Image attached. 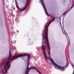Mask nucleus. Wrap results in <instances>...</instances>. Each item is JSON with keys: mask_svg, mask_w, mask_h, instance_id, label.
Segmentation results:
<instances>
[{"mask_svg": "<svg viewBox=\"0 0 74 74\" xmlns=\"http://www.w3.org/2000/svg\"><path fill=\"white\" fill-rule=\"evenodd\" d=\"M66 13V12H65L62 14V15H64Z\"/></svg>", "mask_w": 74, "mask_h": 74, "instance_id": "39448f33", "label": "nucleus"}, {"mask_svg": "<svg viewBox=\"0 0 74 74\" xmlns=\"http://www.w3.org/2000/svg\"><path fill=\"white\" fill-rule=\"evenodd\" d=\"M40 1L43 7V8L45 11V13L47 16H50L51 18H52V16H51L49 14H48V13L47 12V9H46V8H45V5H44V3L42 2V1L41 0H40Z\"/></svg>", "mask_w": 74, "mask_h": 74, "instance_id": "20e7f679", "label": "nucleus"}, {"mask_svg": "<svg viewBox=\"0 0 74 74\" xmlns=\"http://www.w3.org/2000/svg\"><path fill=\"white\" fill-rule=\"evenodd\" d=\"M15 43H16V41H15Z\"/></svg>", "mask_w": 74, "mask_h": 74, "instance_id": "423d86ee", "label": "nucleus"}, {"mask_svg": "<svg viewBox=\"0 0 74 74\" xmlns=\"http://www.w3.org/2000/svg\"><path fill=\"white\" fill-rule=\"evenodd\" d=\"M43 36V42L42 43V47L43 51V53L45 56V58L46 60L47 59H50L52 63L54 64V66L56 69L60 70H63V67H61L56 64L53 60H51V59L48 58L47 55L45 54V50H46V42L45 40L47 41V45L49 53H50V46H49V41L48 40V28H45V30L42 34Z\"/></svg>", "mask_w": 74, "mask_h": 74, "instance_id": "f257e3e1", "label": "nucleus"}, {"mask_svg": "<svg viewBox=\"0 0 74 74\" xmlns=\"http://www.w3.org/2000/svg\"><path fill=\"white\" fill-rule=\"evenodd\" d=\"M28 56V59H29L30 58V55L29 54L24 53L16 56H11L10 53V56L8 59V61L6 63L5 66L4 67L5 69V73L7 72V71L9 70V69L10 67V60L12 61V60L14 59H18V58H21V57H23V56Z\"/></svg>", "mask_w": 74, "mask_h": 74, "instance_id": "f03ea898", "label": "nucleus"}, {"mask_svg": "<svg viewBox=\"0 0 74 74\" xmlns=\"http://www.w3.org/2000/svg\"><path fill=\"white\" fill-rule=\"evenodd\" d=\"M31 69H35L37 71V69L34 68V67H31L30 68H29V62H27V67L26 69L25 74H28L29 72V71L31 70Z\"/></svg>", "mask_w": 74, "mask_h": 74, "instance_id": "7ed1b4c3", "label": "nucleus"}]
</instances>
